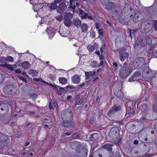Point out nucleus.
<instances>
[{
	"instance_id": "35",
	"label": "nucleus",
	"mask_w": 157,
	"mask_h": 157,
	"mask_svg": "<svg viewBox=\"0 0 157 157\" xmlns=\"http://www.w3.org/2000/svg\"><path fill=\"white\" fill-rule=\"evenodd\" d=\"M81 137V134L78 133H75L71 136V137L73 139H79Z\"/></svg>"
},
{
	"instance_id": "11",
	"label": "nucleus",
	"mask_w": 157,
	"mask_h": 157,
	"mask_svg": "<svg viewBox=\"0 0 157 157\" xmlns=\"http://www.w3.org/2000/svg\"><path fill=\"white\" fill-rule=\"evenodd\" d=\"M15 89L13 86L8 85L6 86L3 88V91L4 94L9 95L12 94L13 91L15 90Z\"/></svg>"
},
{
	"instance_id": "32",
	"label": "nucleus",
	"mask_w": 157,
	"mask_h": 157,
	"mask_svg": "<svg viewBox=\"0 0 157 157\" xmlns=\"http://www.w3.org/2000/svg\"><path fill=\"white\" fill-rule=\"evenodd\" d=\"M73 17V14L70 12L66 13L64 17V19H70Z\"/></svg>"
},
{
	"instance_id": "7",
	"label": "nucleus",
	"mask_w": 157,
	"mask_h": 157,
	"mask_svg": "<svg viewBox=\"0 0 157 157\" xmlns=\"http://www.w3.org/2000/svg\"><path fill=\"white\" fill-rule=\"evenodd\" d=\"M109 135L111 137L114 138H117L119 134V128L117 127L112 128L110 130Z\"/></svg>"
},
{
	"instance_id": "8",
	"label": "nucleus",
	"mask_w": 157,
	"mask_h": 157,
	"mask_svg": "<svg viewBox=\"0 0 157 157\" xmlns=\"http://www.w3.org/2000/svg\"><path fill=\"white\" fill-rule=\"evenodd\" d=\"M141 75V72L140 71H136L129 78L128 81L131 82L136 81L139 82L140 79L138 78Z\"/></svg>"
},
{
	"instance_id": "48",
	"label": "nucleus",
	"mask_w": 157,
	"mask_h": 157,
	"mask_svg": "<svg viewBox=\"0 0 157 157\" xmlns=\"http://www.w3.org/2000/svg\"><path fill=\"white\" fill-rule=\"evenodd\" d=\"M87 48L90 52L91 53L94 50L95 47L94 46L89 45L88 46Z\"/></svg>"
},
{
	"instance_id": "28",
	"label": "nucleus",
	"mask_w": 157,
	"mask_h": 157,
	"mask_svg": "<svg viewBox=\"0 0 157 157\" xmlns=\"http://www.w3.org/2000/svg\"><path fill=\"white\" fill-rule=\"evenodd\" d=\"M135 13V11L132 8L131 9V10H130L129 11H128L127 13H126L125 14L127 15V16H128V15H129L130 17L131 18H132L134 17L133 15Z\"/></svg>"
},
{
	"instance_id": "9",
	"label": "nucleus",
	"mask_w": 157,
	"mask_h": 157,
	"mask_svg": "<svg viewBox=\"0 0 157 157\" xmlns=\"http://www.w3.org/2000/svg\"><path fill=\"white\" fill-rule=\"evenodd\" d=\"M94 155L96 157H109V154L107 151L105 150H101L97 151H95Z\"/></svg>"
},
{
	"instance_id": "55",
	"label": "nucleus",
	"mask_w": 157,
	"mask_h": 157,
	"mask_svg": "<svg viewBox=\"0 0 157 157\" xmlns=\"http://www.w3.org/2000/svg\"><path fill=\"white\" fill-rule=\"evenodd\" d=\"M153 26L155 30H157V20L153 21Z\"/></svg>"
},
{
	"instance_id": "57",
	"label": "nucleus",
	"mask_w": 157,
	"mask_h": 157,
	"mask_svg": "<svg viewBox=\"0 0 157 157\" xmlns=\"http://www.w3.org/2000/svg\"><path fill=\"white\" fill-rule=\"evenodd\" d=\"M7 61L12 62L13 61V58L11 56H8L7 57Z\"/></svg>"
},
{
	"instance_id": "23",
	"label": "nucleus",
	"mask_w": 157,
	"mask_h": 157,
	"mask_svg": "<svg viewBox=\"0 0 157 157\" xmlns=\"http://www.w3.org/2000/svg\"><path fill=\"white\" fill-rule=\"evenodd\" d=\"M22 67L24 69H29L31 67V64L27 61H25L21 63Z\"/></svg>"
},
{
	"instance_id": "58",
	"label": "nucleus",
	"mask_w": 157,
	"mask_h": 157,
	"mask_svg": "<svg viewBox=\"0 0 157 157\" xmlns=\"http://www.w3.org/2000/svg\"><path fill=\"white\" fill-rule=\"evenodd\" d=\"M55 76L54 74H50L49 76V78L52 81H54L55 79Z\"/></svg>"
},
{
	"instance_id": "53",
	"label": "nucleus",
	"mask_w": 157,
	"mask_h": 157,
	"mask_svg": "<svg viewBox=\"0 0 157 157\" xmlns=\"http://www.w3.org/2000/svg\"><path fill=\"white\" fill-rule=\"evenodd\" d=\"M113 157H121V155L120 154L119 150H117L115 152Z\"/></svg>"
},
{
	"instance_id": "34",
	"label": "nucleus",
	"mask_w": 157,
	"mask_h": 157,
	"mask_svg": "<svg viewBox=\"0 0 157 157\" xmlns=\"http://www.w3.org/2000/svg\"><path fill=\"white\" fill-rule=\"evenodd\" d=\"M28 73L29 74L32 75L33 76H36L38 73L37 71L32 69L29 70Z\"/></svg>"
},
{
	"instance_id": "27",
	"label": "nucleus",
	"mask_w": 157,
	"mask_h": 157,
	"mask_svg": "<svg viewBox=\"0 0 157 157\" xmlns=\"http://www.w3.org/2000/svg\"><path fill=\"white\" fill-rule=\"evenodd\" d=\"M146 76L147 78L149 79L151 78H155L156 77L155 73L151 71L147 74Z\"/></svg>"
},
{
	"instance_id": "39",
	"label": "nucleus",
	"mask_w": 157,
	"mask_h": 157,
	"mask_svg": "<svg viewBox=\"0 0 157 157\" xmlns=\"http://www.w3.org/2000/svg\"><path fill=\"white\" fill-rule=\"evenodd\" d=\"M0 66L2 67H5L6 68L10 70L11 71H13L14 69L12 65L6 64H0Z\"/></svg>"
},
{
	"instance_id": "33",
	"label": "nucleus",
	"mask_w": 157,
	"mask_h": 157,
	"mask_svg": "<svg viewBox=\"0 0 157 157\" xmlns=\"http://www.w3.org/2000/svg\"><path fill=\"white\" fill-rule=\"evenodd\" d=\"M151 71V70L149 69V67L147 66L145 67L144 68L143 70V75H146L147 74Z\"/></svg>"
},
{
	"instance_id": "30",
	"label": "nucleus",
	"mask_w": 157,
	"mask_h": 157,
	"mask_svg": "<svg viewBox=\"0 0 157 157\" xmlns=\"http://www.w3.org/2000/svg\"><path fill=\"white\" fill-rule=\"evenodd\" d=\"M114 3L113 2H109L105 4L106 8L108 10H110L113 7Z\"/></svg>"
},
{
	"instance_id": "44",
	"label": "nucleus",
	"mask_w": 157,
	"mask_h": 157,
	"mask_svg": "<svg viewBox=\"0 0 157 157\" xmlns=\"http://www.w3.org/2000/svg\"><path fill=\"white\" fill-rule=\"evenodd\" d=\"M83 100L82 98H81V99L76 100L75 102V105H79L81 104L83 102Z\"/></svg>"
},
{
	"instance_id": "16",
	"label": "nucleus",
	"mask_w": 157,
	"mask_h": 157,
	"mask_svg": "<svg viewBox=\"0 0 157 157\" xmlns=\"http://www.w3.org/2000/svg\"><path fill=\"white\" fill-rule=\"evenodd\" d=\"M54 89H56L57 90V93L58 95H61L62 92L66 93V90L64 88L59 87L57 85H55Z\"/></svg>"
},
{
	"instance_id": "38",
	"label": "nucleus",
	"mask_w": 157,
	"mask_h": 157,
	"mask_svg": "<svg viewBox=\"0 0 157 157\" xmlns=\"http://www.w3.org/2000/svg\"><path fill=\"white\" fill-rule=\"evenodd\" d=\"M66 88L69 91L72 92L75 91V87L71 85H68L66 87Z\"/></svg>"
},
{
	"instance_id": "13",
	"label": "nucleus",
	"mask_w": 157,
	"mask_h": 157,
	"mask_svg": "<svg viewBox=\"0 0 157 157\" xmlns=\"http://www.w3.org/2000/svg\"><path fill=\"white\" fill-rule=\"evenodd\" d=\"M113 144H106L102 146V147L107 150L108 152L110 154V156H112L113 155V152L112 151V146Z\"/></svg>"
},
{
	"instance_id": "64",
	"label": "nucleus",
	"mask_w": 157,
	"mask_h": 157,
	"mask_svg": "<svg viewBox=\"0 0 157 157\" xmlns=\"http://www.w3.org/2000/svg\"><path fill=\"white\" fill-rule=\"evenodd\" d=\"M71 134V133L70 132H67L64 133H63L62 135L63 137H64L66 136H70Z\"/></svg>"
},
{
	"instance_id": "63",
	"label": "nucleus",
	"mask_w": 157,
	"mask_h": 157,
	"mask_svg": "<svg viewBox=\"0 0 157 157\" xmlns=\"http://www.w3.org/2000/svg\"><path fill=\"white\" fill-rule=\"evenodd\" d=\"M103 29L102 28L99 29L98 30L99 34L101 36L103 35Z\"/></svg>"
},
{
	"instance_id": "61",
	"label": "nucleus",
	"mask_w": 157,
	"mask_h": 157,
	"mask_svg": "<svg viewBox=\"0 0 157 157\" xmlns=\"http://www.w3.org/2000/svg\"><path fill=\"white\" fill-rule=\"evenodd\" d=\"M121 142V139L120 138L118 139L116 141H114L115 144H117L118 145H120Z\"/></svg>"
},
{
	"instance_id": "4",
	"label": "nucleus",
	"mask_w": 157,
	"mask_h": 157,
	"mask_svg": "<svg viewBox=\"0 0 157 157\" xmlns=\"http://www.w3.org/2000/svg\"><path fill=\"white\" fill-rule=\"evenodd\" d=\"M133 64L136 68H140L145 64V59L143 57H137L134 61Z\"/></svg>"
},
{
	"instance_id": "20",
	"label": "nucleus",
	"mask_w": 157,
	"mask_h": 157,
	"mask_svg": "<svg viewBox=\"0 0 157 157\" xmlns=\"http://www.w3.org/2000/svg\"><path fill=\"white\" fill-rule=\"evenodd\" d=\"M140 108L141 111L143 113H147L148 111L147 105L145 103L141 105Z\"/></svg>"
},
{
	"instance_id": "6",
	"label": "nucleus",
	"mask_w": 157,
	"mask_h": 157,
	"mask_svg": "<svg viewBox=\"0 0 157 157\" xmlns=\"http://www.w3.org/2000/svg\"><path fill=\"white\" fill-rule=\"evenodd\" d=\"M87 150L86 148H81L76 151L75 155L77 157H86Z\"/></svg>"
},
{
	"instance_id": "26",
	"label": "nucleus",
	"mask_w": 157,
	"mask_h": 157,
	"mask_svg": "<svg viewBox=\"0 0 157 157\" xmlns=\"http://www.w3.org/2000/svg\"><path fill=\"white\" fill-rule=\"evenodd\" d=\"M132 6L128 4H125L124 5V7L122 11L124 12V13H127L128 11H129L130 10H131L132 8Z\"/></svg>"
},
{
	"instance_id": "41",
	"label": "nucleus",
	"mask_w": 157,
	"mask_h": 157,
	"mask_svg": "<svg viewBox=\"0 0 157 157\" xmlns=\"http://www.w3.org/2000/svg\"><path fill=\"white\" fill-rule=\"evenodd\" d=\"M116 95L118 98H122L124 97V95L122 91V90L121 89L117 91L116 93Z\"/></svg>"
},
{
	"instance_id": "14",
	"label": "nucleus",
	"mask_w": 157,
	"mask_h": 157,
	"mask_svg": "<svg viewBox=\"0 0 157 157\" xmlns=\"http://www.w3.org/2000/svg\"><path fill=\"white\" fill-rule=\"evenodd\" d=\"M128 53L125 52L124 50H121L119 52V57L120 60L122 61H124L125 59L128 58Z\"/></svg>"
},
{
	"instance_id": "18",
	"label": "nucleus",
	"mask_w": 157,
	"mask_h": 157,
	"mask_svg": "<svg viewBox=\"0 0 157 157\" xmlns=\"http://www.w3.org/2000/svg\"><path fill=\"white\" fill-rule=\"evenodd\" d=\"M81 21L78 18H73L72 21V23L77 27H79L80 26L81 24Z\"/></svg>"
},
{
	"instance_id": "60",
	"label": "nucleus",
	"mask_w": 157,
	"mask_h": 157,
	"mask_svg": "<svg viewBox=\"0 0 157 157\" xmlns=\"http://www.w3.org/2000/svg\"><path fill=\"white\" fill-rule=\"evenodd\" d=\"M88 13H85L83 15L81 16V17L82 19H86L87 16H88Z\"/></svg>"
},
{
	"instance_id": "1",
	"label": "nucleus",
	"mask_w": 157,
	"mask_h": 157,
	"mask_svg": "<svg viewBox=\"0 0 157 157\" xmlns=\"http://www.w3.org/2000/svg\"><path fill=\"white\" fill-rule=\"evenodd\" d=\"M132 71L130 66L127 63H124L120 70L119 75L121 78H125L131 74Z\"/></svg>"
},
{
	"instance_id": "40",
	"label": "nucleus",
	"mask_w": 157,
	"mask_h": 157,
	"mask_svg": "<svg viewBox=\"0 0 157 157\" xmlns=\"http://www.w3.org/2000/svg\"><path fill=\"white\" fill-rule=\"evenodd\" d=\"M8 139V136L5 134L2 133V136H1L0 137V140H2L4 141H6Z\"/></svg>"
},
{
	"instance_id": "10",
	"label": "nucleus",
	"mask_w": 157,
	"mask_h": 157,
	"mask_svg": "<svg viewBox=\"0 0 157 157\" xmlns=\"http://www.w3.org/2000/svg\"><path fill=\"white\" fill-rule=\"evenodd\" d=\"M62 122V125L64 127H72L75 125V124L73 121V120L67 119L63 120Z\"/></svg>"
},
{
	"instance_id": "54",
	"label": "nucleus",
	"mask_w": 157,
	"mask_h": 157,
	"mask_svg": "<svg viewBox=\"0 0 157 157\" xmlns=\"http://www.w3.org/2000/svg\"><path fill=\"white\" fill-rule=\"evenodd\" d=\"M90 34L92 38H94L95 37V33L94 31L91 30L90 31Z\"/></svg>"
},
{
	"instance_id": "2",
	"label": "nucleus",
	"mask_w": 157,
	"mask_h": 157,
	"mask_svg": "<svg viewBox=\"0 0 157 157\" xmlns=\"http://www.w3.org/2000/svg\"><path fill=\"white\" fill-rule=\"evenodd\" d=\"M152 25L149 20H144L141 23L140 31L143 33H148L151 29Z\"/></svg>"
},
{
	"instance_id": "31",
	"label": "nucleus",
	"mask_w": 157,
	"mask_h": 157,
	"mask_svg": "<svg viewBox=\"0 0 157 157\" xmlns=\"http://www.w3.org/2000/svg\"><path fill=\"white\" fill-rule=\"evenodd\" d=\"M63 22L65 25L68 27L71 26L72 24V21L70 19H64Z\"/></svg>"
},
{
	"instance_id": "21",
	"label": "nucleus",
	"mask_w": 157,
	"mask_h": 157,
	"mask_svg": "<svg viewBox=\"0 0 157 157\" xmlns=\"http://www.w3.org/2000/svg\"><path fill=\"white\" fill-rule=\"evenodd\" d=\"M144 44L140 42L137 43L135 42L134 44L135 48L137 50H139L144 46Z\"/></svg>"
},
{
	"instance_id": "25",
	"label": "nucleus",
	"mask_w": 157,
	"mask_h": 157,
	"mask_svg": "<svg viewBox=\"0 0 157 157\" xmlns=\"http://www.w3.org/2000/svg\"><path fill=\"white\" fill-rule=\"evenodd\" d=\"M143 39L146 40L147 43L148 45L151 44L152 43V39L151 36H146L144 37Z\"/></svg>"
},
{
	"instance_id": "19",
	"label": "nucleus",
	"mask_w": 157,
	"mask_h": 157,
	"mask_svg": "<svg viewBox=\"0 0 157 157\" xmlns=\"http://www.w3.org/2000/svg\"><path fill=\"white\" fill-rule=\"evenodd\" d=\"M71 79L73 83L78 84L80 82V78L78 75H75L71 77Z\"/></svg>"
},
{
	"instance_id": "29",
	"label": "nucleus",
	"mask_w": 157,
	"mask_h": 157,
	"mask_svg": "<svg viewBox=\"0 0 157 157\" xmlns=\"http://www.w3.org/2000/svg\"><path fill=\"white\" fill-rule=\"evenodd\" d=\"M116 112L115 111H114V109L112 107L108 113L107 114V116L108 118H110Z\"/></svg>"
},
{
	"instance_id": "59",
	"label": "nucleus",
	"mask_w": 157,
	"mask_h": 157,
	"mask_svg": "<svg viewBox=\"0 0 157 157\" xmlns=\"http://www.w3.org/2000/svg\"><path fill=\"white\" fill-rule=\"evenodd\" d=\"M136 31L135 29H130V34L131 37L132 35H134L135 33L136 32Z\"/></svg>"
},
{
	"instance_id": "5",
	"label": "nucleus",
	"mask_w": 157,
	"mask_h": 157,
	"mask_svg": "<svg viewBox=\"0 0 157 157\" xmlns=\"http://www.w3.org/2000/svg\"><path fill=\"white\" fill-rule=\"evenodd\" d=\"M147 12L151 16H154L156 11H157V6L153 4L150 6L146 7L145 8Z\"/></svg>"
},
{
	"instance_id": "43",
	"label": "nucleus",
	"mask_w": 157,
	"mask_h": 157,
	"mask_svg": "<svg viewBox=\"0 0 157 157\" xmlns=\"http://www.w3.org/2000/svg\"><path fill=\"white\" fill-rule=\"evenodd\" d=\"M58 6L54 2V3H52L51 5L49 6V7L51 10H53L56 9L58 8Z\"/></svg>"
},
{
	"instance_id": "51",
	"label": "nucleus",
	"mask_w": 157,
	"mask_h": 157,
	"mask_svg": "<svg viewBox=\"0 0 157 157\" xmlns=\"http://www.w3.org/2000/svg\"><path fill=\"white\" fill-rule=\"evenodd\" d=\"M152 55L153 57L157 58V49L152 51Z\"/></svg>"
},
{
	"instance_id": "56",
	"label": "nucleus",
	"mask_w": 157,
	"mask_h": 157,
	"mask_svg": "<svg viewBox=\"0 0 157 157\" xmlns=\"http://www.w3.org/2000/svg\"><path fill=\"white\" fill-rule=\"evenodd\" d=\"M6 145V143L5 141L0 140V147H5Z\"/></svg>"
},
{
	"instance_id": "15",
	"label": "nucleus",
	"mask_w": 157,
	"mask_h": 157,
	"mask_svg": "<svg viewBox=\"0 0 157 157\" xmlns=\"http://www.w3.org/2000/svg\"><path fill=\"white\" fill-rule=\"evenodd\" d=\"M71 147L73 149H75L78 150L77 149L79 147V143L76 141H74L70 143Z\"/></svg>"
},
{
	"instance_id": "62",
	"label": "nucleus",
	"mask_w": 157,
	"mask_h": 157,
	"mask_svg": "<svg viewBox=\"0 0 157 157\" xmlns=\"http://www.w3.org/2000/svg\"><path fill=\"white\" fill-rule=\"evenodd\" d=\"M33 80L36 81H41L43 82V83H45V82L41 78H34L33 79Z\"/></svg>"
},
{
	"instance_id": "17",
	"label": "nucleus",
	"mask_w": 157,
	"mask_h": 157,
	"mask_svg": "<svg viewBox=\"0 0 157 157\" xmlns=\"http://www.w3.org/2000/svg\"><path fill=\"white\" fill-rule=\"evenodd\" d=\"M134 17L133 18V21L135 22H137L140 21L142 19L140 13H135L133 15Z\"/></svg>"
},
{
	"instance_id": "47",
	"label": "nucleus",
	"mask_w": 157,
	"mask_h": 157,
	"mask_svg": "<svg viewBox=\"0 0 157 157\" xmlns=\"http://www.w3.org/2000/svg\"><path fill=\"white\" fill-rule=\"evenodd\" d=\"M40 5L41 3H40L35 5L34 7V11L37 12V9L39 10V8H41V6H40Z\"/></svg>"
},
{
	"instance_id": "12",
	"label": "nucleus",
	"mask_w": 157,
	"mask_h": 157,
	"mask_svg": "<svg viewBox=\"0 0 157 157\" xmlns=\"http://www.w3.org/2000/svg\"><path fill=\"white\" fill-rule=\"evenodd\" d=\"M67 5L66 4L63 2L60 3L58 8L57 9V12L58 13L62 14L63 12L66 10Z\"/></svg>"
},
{
	"instance_id": "36",
	"label": "nucleus",
	"mask_w": 157,
	"mask_h": 157,
	"mask_svg": "<svg viewBox=\"0 0 157 157\" xmlns=\"http://www.w3.org/2000/svg\"><path fill=\"white\" fill-rule=\"evenodd\" d=\"M112 107L114 109L115 112H116L121 110V107L119 105H117L115 104L113 105Z\"/></svg>"
},
{
	"instance_id": "24",
	"label": "nucleus",
	"mask_w": 157,
	"mask_h": 157,
	"mask_svg": "<svg viewBox=\"0 0 157 157\" xmlns=\"http://www.w3.org/2000/svg\"><path fill=\"white\" fill-rule=\"evenodd\" d=\"M89 137L90 140L92 141H94L98 139L99 135L97 133H93L90 135Z\"/></svg>"
},
{
	"instance_id": "52",
	"label": "nucleus",
	"mask_w": 157,
	"mask_h": 157,
	"mask_svg": "<svg viewBox=\"0 0 157 157\" xmlns=\"http://www.w3.org/2000/svg\"><path fill=\"white\" fill-rule=\"evenodd\" d=\"M73 2H70L69 7L70 8H72L73 11H75L76 8V6L75 4L73 5Z\"/></svg>"
},
{
	"instance_id": "3",
	"label": "nucleus",
	"mask_w": 157,
	"mask_h": 157,
	"mask_svg": "<svg viewBox=\"0 0 157 157\" xmlns=\"http://www.w3.org/2000/svg\"><path fill=\"white\" fill-rule=\"evenodd\" d=\"M61 116L63 120H73V115L71 110L69 109H64L61 112Z\"/></svg>"
},
{
	"instance_id": "46",
	"label": "nucleus",
	"mask_w": 157,
	"mask_h": 157,
	"mask_svg": "<svg viewBox=\"0 0 157 157\" xmlns=\"http://www.w3.org/2000/svg\"><path fill=\"white\" fill-rule=\"evenodd\" d=\"M129 113L130 114H133L135 113V110L133 108V106L132 105L131 106H129Z\"/></svg>"
},
{
	"instance_id": "37",
	"label": "nucleus",
	"mask_w": 157,
	"mask_h": 157,
	"mask_svg": "<svg viewBox=\"0 0 157 157\" xmlns=\"http://www.w3.org/2000/svg\"><path fill=\"white\" fill-rule=\"evenodd\" d=\"M59 82L62 84H66L67 82V80L64 77H60L59 79Z\"/></svg>"
},
{
	"instance_id": "22",
	"label": "nucleus",
	"mask_w": 157,
	"mask_h": 157,
	"mask_svg": "<svg viewBox=\"0 0 157 157\" xmlns=\"http://www.w3.org/2000/svg\"><path fill=\"white\" fill-rule=\"evenodd\" d=\"M80 28L82 31L84 33H86L88 31V25L85 23H83L81 24Z\"/></svg>"
},
{
	"instance_id": "42",
	"label": "nucleus",
	"mask_w": 157,
	"mask_h": 157,
	"mask_svg": "<svg viewBox=\"0 0 157 157\" xmlns=\"http://www.w3.org/2000/svg\"><path fill=\"white\" fill-rule=\"evenodd\" d=\"M49 108L50 110H51L52 109H53L54 110V108H55L56 109V108L58 107V105L56 103H54L53 104L51 105L50 103L49 104Z\"/></svg>"
},
{
	"instance_id": "50",
	"label": "nucleus",
	"mask_w": 157,
	"mask_h": 157,
	"mask_svg": "<svg viewBox=\"0 0 157 157\" xmlns=\"http://www.w3.org/2000/svg\"><path fill=\"white\" fill-rule=\"evenodd\" d=\"M91 65L93 67H99V63L96 61H93L91 63Z\"/></svg>"
},
{
	"instance_id": "49",
	"label": "nucleus",
	"mask_w": 157,
	"mask_h": 157,
	"mask_svg": "<svg viewBox=\"0 0 157 157\" xmlns=\"http://www.w3.org/2000/svg\"><path fill=\"white\" fill-rule=\"evenodd\" d=\"M153 111L156 113H157V103H154L152 105Z\"/></svg>"
},
{
	"instance_id": "45",
	"label": "nucleus",
	"mask_w": 157,
	"mask_h": 157,
	"mask_svg": "<svg viewBox=\"0 0 157 157\" xmlns=\"http://www.w3.org/2000/svg\"><path fill=\"white\" fill-rule=\"evenodd\" d=\"M7 61V58L3 57H0V62L3 64H6Z\"/></svg>"
}]
</instances>
